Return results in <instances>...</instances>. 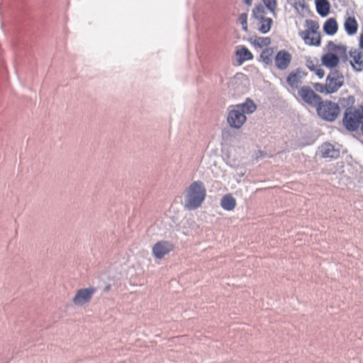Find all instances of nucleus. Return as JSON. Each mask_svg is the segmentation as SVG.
Returning <instances> with one entry per match:
<instances>
[{"label": "nucleus", "instance_id": "obj_3", "mask_svg": "<svg viewBox=\"0 0 363 363\" xmlns=\"http://www.w3.org/2000/svg\"><path fill=\"white\" fill-rule=\"evenodd\" d=\"M306 29L298 32V35L305 44L310 46H319L321 43V36L318 32L319 25L317 21L307 19L305 21Z\"/></svg>", "mask_w": 363, "mask_h": 363}, {"label": "nucleus", "instance_id": "obj_14", "mask_svg": "<svg viewBox=\"0 0 363 363\" xmlns=\"http://www.w3.org/2000/svg\"><path fill=\"white\" fill-rule=\"evenodd\" d=\"M322 64L327 67H335L339 63V57L331 52L326 53L322 56Z\"/></svg>", "mask_w": 363, "mask_h": 363}, {"label": "nucleus", "instance_id": "obj_28", "mask_svg": "<svg viewBox=\"0 0 363 363\" xmlns=\"http://www.w3.org/2000/svg\"><path fill=\"white\" fill-rule=\"evenodd\" d=\"M315 74L318 76L319 78H323L325 74V72L323 69L319 68L318 67L314 71Z\"/></svg>", "mask_w": 363, "mask_h": 363}, {"label": "nucleus", "instance_id": "obj_5", "mask_svg": "<svg viewBox=\"0 0 363 363\" xmlns=\"http://www.w3.org/2000/svg\"><path fill=\"white\" fill-rule=\"evenodd\" d=\"M343 124L349 130H357L361 124L360 110L347 108L344 114Z\"/></svg>", "mask_w": 363, "mask_h": 363}, {"label": "nucleus", "instance_id": "obj_17", "mask_svg": "<svg viewBox=\"0 0 363 363\" xmlns=\"http://www.w3.org/2000/svg\"><path fill=\"white\" fill-rule=\"evenodd\" d=\"M338 26L336 20L333 18H328L323 25L324 32L330 35L335 34L337 31Z\"/></svg>", "mask_w": 363, "mask_h": 363}, {"label": "nucleus", "instance_id": "obj_19", "mask_svg": "<svg viewBox=\"0 0 363 363\" xmlns=\"http://www.w3.org/2000/svg\"><path fill=\"white\" fill-rule=\"evenodd\" d=\"M236 55L239 56L240 62L252 60L253 57L251 52L245 47H242L236 51Z\"/></svg>", "mask_w": 363, "mask_h": 363}, {"label": "nucleus", "instance_id": "obj_20", "mask_svg": "<svg viewBox=\"0 0 363 363\" xmlns=\"http://www.w3.org/2000/svg\"><path fill=\"white\" fill-rule=\"evenodd\" d=\"M273 55L274 50L272 48H266L262 52L260 58L264 64L269 65L272 62Z\"/></svg>", "mask_w": 363, "mask_h": 363}, {"label": "nucleus", "instance_id": "obj_13", "mask_svg": "<svg viewBox=\"0 0 363 363\" xmlns=\"http://www.w3.org/2000/svg\"><path fill=\"white\" fill-rule=\"evenodd\" d=\"M318 152L324 158H337L340 155V151L328 143H325L319 147Z\"/></svg>", "mask_w": 363, "mask_h": 363}, {"label": "nucleus", "instance_id": "obj_29", "mask_svg": "<svg viewBox=\"0 0 363 363\" xmlns=\"http://www.w3.org/2000/svg\"><path fill=\"white\" fill-rule=\"evenodd\" d=\"M359 46L363 49V34H361L359 37Z\"/></svg>", "mask_w": 363, "mask_h": 363}, {"label": "nucleus", "instance_id": "obj_12", "mask_svg": "<svg viewBox=\"0 0 363 363\" xmlns=\"http://www.w3.org/2000/svg\"><path fill=\"white\" fill-rule=\"evenodd\" d=\"M306 74L300 69L291 72L287 77L286 82L293 89H297L303 83V79Z\"/></svg>", "mask_w": 363, "mask_h": 363}, {"label": "nucleus", "instance_id": "obj_2", "mask_svg": "<svg viewBox=\"0 0 363 363\" xmlns=\"http://www.w3.org/2000/svg\"><path fill=\"white\" fill-rule=\"evenodd\" d=\"M206 196V189L203 183L196 181L191 183L184 192V207L188 210H195L201 206Z\"/></svg>", "mask_w": 363, "mask_h": 363}, {"label": "nucleus", "instance_id": "obj_23", "mask_svg": "<svg viewBox=\"0 0 363 363\" xmlns=\"http://www.w3.org/2000/svg\"><path fill=\"white\" fill-rule=\"evenodd\" d=\"M264 10L262 6H256L253 9V16L255 18H257L258 20L264 18L265 17L264 16Z\"/></svg>", "mask_w": 363, "mask_h": 363}, {"label": "nucleus", "instance_id": "obj_24", "mask_svg": "<svg viewBox=\"0 0 363 363\" xmlns=\"http://www.w3.org/2000/svg\"><path fill=\"white\" fill-rule=\"evenodd\" d=\"M263 3L264 4L265 6L271 11L274 12L277 4L276 0H262Z\"/></svg>", "mask_w": 363, "mask_h": 363}, {"label": "nucleus", "instance_id": "obj_22", "mask_svg": "<svg viewBox=\"0 0 363 363\" xmlns=\"http://www.w3.org/2000/svg\"><path fill=\"white\" fill-rule=\"evenodd\" d=\"M253 43L256 46L263 48L270 43V38L267 37H255L253 39Z\"/></svg>", "mask_w": 363, "mask_h": 363}, {"label": "nucleus", "instance_id": "obj_18", "mask_svg": "<svg viewBox=\"0 0 363 363\" xmlns=\"http://www.w3.org/2000/svg\"><path fill=\"white\" fill-rule=\"evenodd\" d=\"M317 12L322 16H325L330 11V3L328 0H315Z\"/></svg>", "mask_w": 363, "mask_h": 363}, {"label": "nucleus", "instance_id": "obj_8", "mask_svg": "<svg viewBox=\"0 0 363 363\" xmlns=\"http://www.w3.org/2000/svg\"><path fill=\"white\" fill-rule=\"evenodd\" d=\"M174 249V245L168 241H160L152 247V252L157 259H162Z\"/></svg>", "mask_w": 363, "mask_h": 363}, {"label": "nucleus", "instance_id": "obj_31", "mask_svg": "<svg viewBox=\"0 0 363 363\" xmlns=\"http://www.w3.org/2000/svg\"><path fill=\"white\" fill-rule=\"evenodd\" d=\"M110 287H111V286L109 284L105 286V287L104 289V291H108L110 289Z\"/></svg>", "mask_w": 363, "mask_h": 363}, {"label": "nucleus", "instance_id": "obj_25", "mask_svg": "<svg viewBox=\"0 0 363 363\" xmlns=\"http://www.w3.org/2000/svg\"><path fill=\"white\" fill-rule=\"evenodd\" d=\"M239 21L242 25V28L244 31H247V14L243 13L240 14Z\"/></svg>", "mask_w": 363, "mask_h": 363}, {"label": "nucleus", "instance_id": "obj_26", "mask_svg": "<svg viewBox=\"0 0 363 363\" xmlns=\"http://www.w3.org/2000/svg\"><path fill=\"white\" fill-rule=\"evenodd\" d=\"M306 66L311 71H315V69L318 67V60L315 59L314 60L309 58L306 60Z\"/></svg>", "mask_w": 363, "mask_h": 363}, {"label": "nucleus", "instance_id": "obj_4", "mask_svg": "<svg viewBox=\"0 0 363 363\" xmlns=\"http://www.w3.org/2000/svg\"><path fill=\"white\" fill-rule=\"evenodd\" d=\"M317 112L318 116L323 119L328 121H335L340 113L339 106L332 101H320L317 106Z\"/></svg>", "mask_w": 363, "mask_h": 363}, {"label": "nucleus", "instance_id": "obj_30", "mask_svg": "<svg viewBox=\"0 0 363 363\" xmlns=\"http://www.w3.org/2000/svg\"><path fill=\"white\" fill-rule=\"evenodd\" d=\"M252 0H244L245 3L247 6H251V5H252Z\"/></svg>", "mask_w": 363, "mask_h": 363}, {"label": "nucleus", "instance_id": "obj_9", "mask_svg": "<svg viewBox=\"0 0 363 363\" xmlns=\"http://www.w3.org/2000/svg\"><path fill=\"white\" fill-rule=\"evenodd\" d=\"M95 291L96 289L94 287L79 289L77 291L72 301L77 306H82L91 300Z\"/></svg>", "mask_w": 363, "mask_h": 363}, {"label": "nucleus", "instance_id": "obj_10", "mask_svg": "<svg viewBox=\"0 0 363 363\" xmlns=\"http://www.w3.org/2000/svg\"><path fill=\"white\" fill-rule=\"evenodd\" d=\"M274 61L278 69L281 70L286 69L291 63V55L286 50H280L275 56Z\"/></svg>", "mask_w": 363, "mask_h": 363}, {"label": "nucleus", "instance_id": "obj_21", "mask_svg": "<svg viewBox=\"0 0 363 363\" xmlns=\"http://www.w3.org/2000/svg\"><path fill=\"white\" fill-rule=\"evenodd\" d=\"M259 30L262 33H267L270 30L272 20L270 18H264L259 20Z\"/></svg>", "mask_w": 363, "mask_h": 363}, {"label": "nucleus", "instance_id": "obj_27", "mask_svg": "<svg viewBox=\"0 0 363 363\" xmlns=\"http://www.w3.org/2000/svg\"><path fill=\"white\" fill-rule=\"evenodd\" d=\"M294 7L298 8H303L305 6V0H294Z\"/></svg>", "mask_w": 363, "mask_h": 363}, {"label": "nucleus", "instance_id": "obj_32", "mask_svg": "<svg viewBox=\"0 0 363 363\" xmlns=\"http://www.w3.org/2000/svg\"><path fill=\"white\" fill-rule=\"evenodd\" d=\"M316 86H321V87L323 86V85H322V84H316Z\"/></svg>", "mask_w": 363, "mask_h": 363}, {"label": "nucleus", "instance_id": "obj_11", "mask_svg": "<svg viewBox=\"0 0 363 363\" xmlns=\"http://www.w3.org/2000/svg\"><path fill=\"white\" fill-rule=\"evenodd\" d=\"M350 56L352 58L350 64L353 69L357 72L363 70V52L357 49H351Z\"/></svg>", "mask_w": 363, "mask_h": 363}, {"label": "nucleus", "instance_id": "obj_16", "mask_svg": "<svg viewBox=\"0 0 363 363\" xmlns=\"http://www.w3.org/2000/svg\"><path fill=\"white\" fill-rule=\"evenodd\" d=\"M221 207L227 211H232L236 206V200L231 194H226L220 200Z\"/></svg>", "mask_w": 363, "mask_h": 363}, {"label": "nucleus", "instance_id": "obj_15", "mask_svg": "<svg viewBox=\"0 0 363 363\" xmlns=\"http://www.w3.org/2000/svg\"><path fill=\"white\" fill-rule=\"evenodd\" d=\"M344 28L348 35H354L358 28V23L355 18L350 16L347 17L344 23Z\"/></svg>", "mask_w": 363, "mask_h": 363}, {"label": "nucleus", "instance_id": "obj_1", "mask_svg": "<svg viewBox=\"0 0 363 363\" xmlns=\"http://www.w3.org/2000/svg\"><path fill=\"white\" fill-rule=\"evenodd\" d=\"M257 108L255 103L247 99L244 103L230 106L227 116L230 127L240 129L246 123V114L252 113Z\"/></svg>", "mask_w": 363, "mask_h": 363}, {"label": "nucleus", "instance_id": "obj_7", "mask_svg": "<svg viewBox=\"0 0 363 363\" xmlns=\"http://www.w3.org/2000/svg\"><path fill=\"white\" fill-rule=\"evenodd\" d=\"M298 95L302 100L312 106H318L321 99L310 87L303 86L298 90Z\"/></svg>", "mask_w": 363, "mask_h": 363}, {"label": "nucleus", "instance_id": "obj_6", "mask_svg": "<svg viewBox=\"0 0 363 363\" xmlns=\"http://www.w3.org/2000/svg\"><path fill=\"white\" fill-rule=\"evenodd\" d=\"M344 77L339 71H331L327 77L325 90L327 93L337 91L344 84Z\"/></svg>", "mask_w": 363, "mask_h": 363}]
</instances>
